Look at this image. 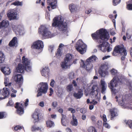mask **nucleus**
<instances>
[{
    "mask_svg": "<svg viewBox=\"0 0 132 132\" xmlns=\"http://www.w3.org/2000/svg\"><path fill=\"white\" fill-rule=\"evenodd\" d=\"M120 83L118 78L115 76L108 84V87L116 95V101L118 104L125 108L132 109V95H123L120 90Z\"/></svg>",
    "mask_w": 132,
    "mask_h": 132,
    "instance_id": "obj_1",
    "label": "nucleus"
},
{
    "mask_svg": "<svg viewBox=\"0 0 132 132\" xmlns=\"http://www.w3.org/2000/svg\"><path fill=\"white\" fill-rule=\"evenodd\" d=\"M92 36L96 42L100 43L102 42V44L98 46L100 50L103 52L107 51L108 52L112 51V48L110 46L109 44L106 42L103 41H107L109 38V34L106 29H101L92 34Z\"/></svg>",
    "mask_w": 132,
    "mask_h": 132,
    "instance_id": "obj_2",
    "label": "nucleus"
},
{
    "mask_svg": "<svg viewBox=\"0 0 132 132\" xmlns=\"http://www.w3.org/2000/svg\"><path fill=\"white\" fill-rule=\"evenodd\" d=\"M107 87V85L104 79H101L100 81V86L97 85H93L91 89L90 93L91 95L94 96V98L99 100L100 98V92L101 88L102 93L104 94Z\"/></svg>",
    "mask_w": 132,
    "mask_h": 132,
    "instance_id": "obj_3",
    "label": "nucleus"
},
{
    "mask_svg": "<svg viewBox=\"0 0 132 132\" xmlns=\"http://www.w3.org/2000/svg\"><path fill=\"white\" fill-rule=\"evenodd\" d=\"M53 22L52 26L53 27H57L60 31L63 32L65 36L67 34V24L65 22H63V19L61 16L56 17L53 19Z\"/></svg>",
    "mask_w": 132,
    "mask_h": 132,
    "instance_id": "obj_4",
    "label": "nucleus"
},
{
    "mask_svg": "<svg viewBox=\"0 0 132 132\" xmlns=\"http://www.w3.org/2000/svg\"><path fill=\"white\" fill-rule=\"evenodd\" d=\"M4 83L5 86L8 87H4L3 89L0 90V99H4L7 97L9 95L10 92L11 91L14 93L17 92V91L11 87L12 83L9 82V79L8 77L5 78Z\"/></svg>",
    "mask_w": 132,
    "mask_h": 132,
    "instance_id": "obj_5",
    "label": "nucleus"
},
{
    "mask_svg": "<svg viewBox=\"0 0 132 132\" xmlns=\"http://www.w3.org/2000/svg\"><path fill=\"white\" fill-rule=\"evenodd\" d=\"M38 32L44 39L51 38L54 36L53 34L50 31L49 27L45 26L42 25L40 26Z\"/></svg>",
    "mask_w": 132,
    "mask_h": 132,
    "instance_id": "obj_6",
    "label": "nucleus"
},
{
    "mask_svg": "<svg viewBox=\"0 0 132 132\" xmlns=\"http://www.w3.org/2000/svg\"><path fill=\"white\" fill-rule=\"evenodd\" d=\"M96 59L95 56L93 55L87 59L85 63L82 60H81L80 62V65L82 68H86L87 70L89 71L93 67L92 63L95 61Z\"/></svg>",
    "mask_w": 132,
    "mask_h": 132,
    "instance_id": "obj_7",
    "label": "nucleus"
},
{
    "mask_svg": "<svg viewBox=\"0 0 132 132\" xmlns=\"http://www.w3.org/2000/svg\"><path fill=\"white\" fill-rule=\"evenodd\" d=\"M37 97L41 96L42 93L45 94L48 89V85L47 82H41L37 85Z\"/></svg>",
    "mask_w": 132,
    "mask_h": 132,
    "instance_id": "obj_8",
    "label": "nucleus"
},
{
    "mask_svg": "<svg viewBox=\"0 0 132 132\" xmlns=\"http://www.w3.org/2000/svg\"><path fill=\"white\" fill-rule=\"evenodd\" d=\"M87 48V45L81 39L79 40L76 44V48L81 54L86 52Z\"/></svg>",
    "mask_w": 132,
    "mask_h": 132,
    "instance_id": "obj_9",
    "label": "nucleus"
},
{
    "mask_svg": "<svg viewBox=\"0 0 132 132\" xmlns=\"http://www.w3.org/2000/svg\"><path fill=\"white\" fill-rule=\"evenodd\" d=\"M25 70L27 72H30L32 71V67L30 64L23 66L22 64H19L16 68V71L18 72L23 73Z\"/></svg>",
    "mask_w": 132,
    "mask_h": 132,
    "instance_id": "obj_10",
    "label": "nucleus"
},
{
    "mask_svg": "<svg viewBox=\"0 0 132 132\" xmlns=\"http://www.w3.org/2000/svg\"><path fill=\"white\" fill-rule=\"evenodd\" d=\"M44 47L43 42L41 40H38L33 43L31 47L37 50L39 53L41 52L43 50Z\"/></svg>",
    "mask_w": 132,
    "mask_h": 132,
    "instance_id": "obj_11",
    "label": "nucleus"
},
{
    "mask_svg": "<svg viewBox=\"0 0 132 132\" xmlns=\"http://www.w3.org/2000/svg\"><path fill=\"white\" fill-rule=\"evenodd\" d=\"M12 28L13 31L16 34H19L20 35H23L25 33L23 26L22 25L15 26L12 25Z\"/></svg>",
    "mask_w": 132,
    "mask_h": 132,
    "instance_id": "obj_12",
    "label": "nucleus"
},
{
    "mask_svg": "<svg viewBox=\"0 0 132 132\" xmlns=\"http://www.w3.org/2000/svg\"><path fill=\"white\" fill-rule=\"evenodd\" d=\"M107 65L106 64H102L98 70V73L101 77H105L108 75Z\"/></svg>",
    "mask_w": 132,
    "mask_h": 132,
    "instance_id": "obj_13",
    "label": "nucleus"
},
{
    "mask_svg": "<svg viewBox=\"0 0 132 132\" xmlns=\"http://www.w3.org/2000/svg\"><path fill=\"white\" fill-rule=\"evenodd\" d=\"M32 118L34 122H38L42 118L40 110L36 109L32 115Z\"/></svg>",
    "mask_w": 132,
    "mask_h": 132,
    "instance_id": "obj_14",
    "label": "nucleus"
},
{
    "mask_svg": "<svg viewBox=\"0 0 132 132\" xmlns=\"http://www.w3.org/2000/svg\"><path fill=\"white\" fill-rule=\"evenodd\" d=\"M7 15L10 20L17 19L18 18V15L17 12L14 9H12L9 11L7 14Z\"/></svg>",
    "mask_w": 132,
    "mask_h": 132,
    "instance_id": "obj_15",
    "label": "nucleus"
},
{
    "mask_svg": "<svg viewBox=\"0 0 132 132\" xmlns=\"http://www.w3.org/2000/svg\"><path fill=\"white\" fill-rule=\"evenodd\" d=\"M124 47L123 45H118L115 47L112 53L113 56H116L118 53L120 54L122 51H123Z\"/></svg>",
    "mask_w": 132,
    "mask_h": 132,
    "instance_id": "obj_16",
    "label": "nucleus"
},
{
    "mask_svg": "<svg viewBox=\"0 0 132 132\" xmlns=\"http://www.w3.org/2000/svg\"><path fill=\"white\" fill-rule=\"evenodd\" d=\"M24 103L23 102L21 103H16L15 108L17 109V113L20 115H21L24 113V110L23 108Z\"/></svg>",
    "mask_w": 132,
    "mask_h": 132,
    "instance_id": "obj_17",
    "label": "nucleus"
},
{
    "mask_svg": "<svg viewBox=\"0 0 132 132\" xmlns=\"http://www.w3.org/2000/svg\"><path fill=\"white\" fill-rule=\"evenodd\" d=\"M73 63V61L64 59L61 64V67L62 69H66L70 67Z\"/></svg>",
    "mask_w": 132,
    "mask_h": 132,
    "instance_id": "obj_18",
    "label": "nucleus"
},
{
    "mask_svg": "<svg viewBox=\"0 0 132 132\" xmlns=\"http://www.w3.org/2000/svg\"><path fill=\"white\" fill-rule=\"evenodd\" d=\"M69 8L71 13H75L78 11V6L76 4L72 3L69 5Z\"/></svg>",
    "mask_w": 132,
    "mask_h": 132,
    "instance_id": "obj_19",
    "label": "nucleus"
},
{
    "mask_svg": "<svg viewBox=\"0 0 132 132\" xmlns=\"http://www.w3.org/2000/svg\"><path fill=\"white\" fill-rule=\"evenodd\" d=\"M49 71L48 68L47 67H45L42 69L40 72L41 75L43 76L46 77L48 75Z\"/></svg>",
    "mask_w": 132,
    "mask_h": 132,
    "instance_id": "obj_20",
    "label": "nucleus"
},
{
    "mask_svg": "<svg viewBox=\"0 0 132 132\" xmlns=\"http://www.w3.org/2000/svg\"><path fill=\"white\" fill-rule=\"evenodd\" d=\"M14 79L17 83L20 84L22 82L23 78L22 76L20 74H18L15 76Z\"/></svg>",
    "mask_w": 132,
    "mask_h": 132,
    "instance_id": "obj_21",
    "label": "nucleus"
},
{
    "mask_svg": "<svg viewBox=\"0 0 132 132\" xmlns=\"http://www.w3.org/2000/svg\"><path fill=\"white\" fill-rule=\"evenodd\" d=\"M47 3L51 6L52 9L55 8L57 3V0H47Z\"/></svg>",
    "mask_w": 132,
    "mask_h": 132,
    "instance_id": "obj_22",
    "label": "nucleus"
},
{
    "mask_svg": "<svg viewBox=\"0 0 132 132\" xmlns=\"http://www.w3.org/2000/svg\"><path fill=\"white\" fill-rule=\"evenodd\" d=\"M1 70L4 74L5 75H8L11 73L10 69L8 67H2L1 68Z\"/></svg>",
    "mask_w": 132,
    "mask_h": 132,
    "instance_id": "obj_23",
    "label": "nucleus"
},
{
    "mask_svg": "<svg viewBox=\"0 0 132 132\" xmlns=\"http://www.w3.org/2000/svg\"><path fill=\"white\" fill-rule=\"evenodd\" d=\"M62 115V117L61 119L62 124L63 126H67L68 125V122L66 118V117L63 114Z\"/></svg>",
    "mask_w": 132,
    "mask_h": 132,
    "instance_id": "obj_24",
    "label": "nucleus"
},
{
    "mask_svg": "<svg viewBox=\"0 0 132 132\" xmlns=\"http://www.w3.org/2000/svg\"><path fill=\"white\" fill-rule=\"evenodd\" d=\"M111 114V120H112L113 118L118 116L117 109L116 108H113L111 109L110 110Z\"/></svg>",
    "mask_w": 132,
    "mask_h": 132,
    "instance_id": "obj_25",
    "label": "nucleus"
},
{
    "mask_svg": "<svg viewBox=\"0 0 132 132\" xmlns=\"http://www.w3.org/2000/svg\"><path fill=\"white\" fill-rule=\"evenodd\" d=\"M17 44V38L16 37H14L10 42L9 45L11 47L16 46Z\"/></svg>",
    "mask_w": 132,
    "mask_h": 132,
    "instance_id": "obj_26",
    "label": "nucleus"
},
{
    "mask_svg": "<svg viewBox=\"0 0 132 132\" xmlns=\"http://www.w3.org/2000/svg\"><path fill=\"white\" fill-rule=\"evenodd\" d=\"M9 22L7 20H3L0 23V29L1 27L7 28L9 25Z\"/></svg>",
    "mask_w": 132,
    "mask_h": 132,
    "instance_id": "obj_27",
    "label": "nucleus"
},
{
    "mask_svg": "<svg viewBox=\"0 0 132 132\" xmlns=\"http://www.w3.org/2000/svg\"><path fill=\"white\" fill-rule=\"evenodd\" d=\"M22 63L23 64L22 65L23 66H24L30 64V61L26 56H24L22 58Z\"/></svg>",
    "mask_w": 132,
    "mask_h": 132,
    "instance_id": "obj_28",
    "label": "nucleus"
},
{
    "mask_svg": "<svg viewBox=\"0 0 132 132\" xmlns=\"http://www.w3.org/2000/svg\"><path fill=\"white\" fill-rule=\"evenodd\" d=\"M102 119L103 120V126L104 127L108 128H109L110 127V126L109 124L106 122L107 119L106 116L103 114L102 116Z\"/></svg>",
    "mask_w": 132,
    "mask_h": 132,
    "instance_id": "obj_29",
    "label": "nucleus"
},
{
    "mask_svg": "<svg viewBox=\"0 0 132 132\" xmlns=\"http://www.w3.org/2000/svg\"><path fill=\"white\" fill-rule=\"evenodd\" d=\"M83 95V92L81 90L79 91L78 92L75 93L73 94V96L77 99L80 98Z\"/></svg>",
    "mask_w": 132,
    "mask_h": 132,
    "instance_id": "obj_30",
    "label": "nucleus"
},
{
    "mask_svg": "<svg viewBox=\"0 0 132 132\" xmlns=\"http://www.w3.org/2000/svg\"><path fill=\"white\" fill-rule=\"evenodd\" d=\"M124 51H122L121 53H120V54L121 55H123V56L121 57V62L123 64L125 63L124 61L125 60V56L127 55V53L126 52V50H125V48H124L123 49Z\"/></svg>",
    "mask_w": 132,
    "mask_h": 132,
    "instance_id": "obj_31",
    "label": "nucleus"
},
{
    "mask_svg": "<svg viewBox=\"0 0 132 132\" xmlns=\"http://www.w3.org/2000/svg\"><path fill=\"white\" fill-rule=\"evenodd\" d=\"M44 130V128L42 126L39 127L34 126L31 128V130L32 131H36L38 130H40L42 131Z\"/></svg>",
    "mask_w": 132,
    "mask_h": 132,
    "instance_id": "obj_32",
    "label": "nucleus"
},
{
    "mask_svg": "<svg viewBox=\"0 0 132 132\" xmlns=\"http://www.w3.org/2000/svg\"><path fill=\"white\" fill-rule=\"evenodd\" d=\"M14 130H18L19 132H24L23 127L22 126L17 125L14 127Z\"/></svg>",
    "mask_w": 132,
    "mask_h": 132,
    "instance_id": "obj_33",
    "label": "nucleus"
},
{
    "mask_svg": "<svg viewBox=\"0 0 132 132\" xmlns=\"http://www.w3.org/2000/svg\"><path fill=\"white\" fill-rule=\"evenodd\" d=\"M127 8L129 10H132V0H129L127 2Z\"/></svg>",
    "mask_w": 132,
    "mask_h": 132,
    "instance_id": "obj_34",
    "label": "nucleus"
},
{
    "mask_svg": "<svg viewBox=\"0 0 132 132\" xmlns=\"http://www.w3.org/2000/svg\"><path fill=\"white\" fill-rule=\"evenodd\" d=\"M64 59L73 62V57L71 54H68L66 55Z\"/></svg>",
    "mask_w": 132,
    "mask_h": 132,
    "instance_id": "obj_35",
    "label": "nucleus"
},
{
    "mask_svg": "<svg viewBox=\"0 0 132 132\" xmlns=\"http://www.w3.org/2000/svg\"><path fill=\"white\" fill-rule=\"evenodd\" d=\"M72 116L73 120L71 121V123L73 125L76 126L78 125L77 120L75 117L74 114H72Z\"/></svg>",
    "mask_w": 132,
    "mask_h": 132,
    "instance_id": "obj_36",
    "label": "nucleus"
},
{
    "mask_svg": "<svg viewBox=\"0 0 132 132\" xmlns=\"http://www.w3.org/2000/svg\"><path fill=\"white\" fill-rule=\"evenodd\" d=\"M76 80L77 81H79L80 82H82L84 84H85L86 82V79L85 77H81L80 78H77Z\"/></svg>",
    "mask_w": 132,
    "mask_h": 132,
    "instance_id": "obj_37",
    "label": "nucleus"
},
{
    "mask_svg": "<svg viewBox=\"0 0 132 132\" xmlns=\"http://www.w3.org/2000/svg\"><path fill=\"white\" fill-rule=\"evenodd\" d=\"M46 124L47 127L50 128L54 127V125L53 122L50 120L46 121Z\"/></svg>",
    "mask_w": 132,
    "mask_h": 132,
    "instance_id": "obj_38",
    "label": "nucleus"
},
{
    "mask_svg": "<svg viewBox=\"0 0 132 132\" xmlns=\"http://www.w3.org/2000/svg\"><path fill=\"white\" fill-rule=\"evenodd\" d=\"M125 122L126 124L128 125L130 128H132V120H126L125 121Z\"/></svg>",
    "mask_w": 132,
    "mask_h": 132,
    "instance_id": "obj_39",
    "label": "nucleus"
},
{
    "mask_svg": "<svg viewBox=\"0 0 132 132\" xmlns=\"http://www.w3.org/2000/svg\"><path fill=\"white\" fill-rule=\"evenodd\" d=\"M110 72L112 75L115 76H117L118 74L117 70L114 68H113L111 70Z\"/></svg>",
    "mask_w": 132,
    "mask_h": 132,
    "instance_id": "obj_40",
    "label": "nucleus"
},
{
    "mask_svg": "<svg viewBox=\"0 0 132 132\" xmlns=\"http://www.w3.org/2000/svg\"><path fill=\"white\" fill-rule=\"evenodd\" d=\"M5 59L4 54L0 51V63H2Z\"/></svg>",
    "mask_w": 132,
    "mask_h": 132,
    "instance_id": "obj_41",
    "label": "nucleus"
},
{
    "mask_svg": "<svg viewBox=\"0 0 132 132\" xmlns=\"http://www.w3.org/2000/svg\"><path fill=\"white\" fill-rule=\"evenodd\" d=\"M88 132H97L95 128L92 126H91L88 128Z\"/></svg>",
    "mask_w": 132,
    "mask_h": 132,
    "instance_id": "obj_42",
    "label": "nucleus"
},
{
    "mask_svg": "<svg viewBox=\"0 0 132 132\" xmlns=\"http://www.w3.org/2000/svg\"><path fill=\"white\" fill-rule=\"evenodd\" d=\"M62 54V52L61 51V49H57V52L56 54V56L57 57H60Z\"/></svg>",
    "mask_w": 132,
    "mask_h": 132,
    "instance_id": "obj_43",
    "label": "nucleus"
},
{
    "mask_svg": "<svg viewBox=\"0 0 132 132\" xmlns=\"http://www.w3.org/2000/svg\"><path fill=\"white\" fill-rule=\"evenodd\" d=\"M121 1V0H112L113 5L114 6H116L120 3Z\"/></svg>",
    "mask_w": 132,
    "mask_h": 132,
    "instance_id": "obj_44",
    "label": "nucleus"
},
{
    "mask_svg": "<svg viewBox=\"0 0 132 132\" xmlns=\"http://www.w3.org/2000/svg\"><path fill=\"white\" fill-rule=\"evenodd\" d=\"M12 5H22V3L21 2H20L18 1H15L12 4Z\"/></svg>",
    "mask_w": 132,
    "mask_h": 132,
    "instance_id": "obj_45",
    "label": "nucleus"
},
{
    "mask_svg": "<svg viewBox=\"0 0 132 132\" xmlns=\"http://www.w3.org/2000/svg\"><path fill=\"white\" fill-rule=\"evenodd\" d=\"M68 76L70 79H72L74 77V73L73 72H70Z\"/></svg>",
    "mask_w": 132,
    "mask_h": 132,
    "instance_id": "obj_46",
    "label": "nucleus"
},
{
    "mask_svg": "<svg viewBox=\"0 0 132 132\" xmlns=\"http://www.w3.org/2000/svg\"><path fill=\"white\" fill-rule=\"evenodd\" d=\"M80 112L83 114L87 112L86 109L83 108H81L80 110Z\"/></svg>",
    "mask_w": 132,
    "mask_h": 132,
    "instance_id": "obj_47",
    "label": "nucleus"
},
{
    "mask_svg": "<svg viewBox=\"0 0 132 132\" xmlns=\"http://www.w3.org/2000/svg\"><path fill=\"white\" fill-rule=\"evenodd\" d=\"M54 47L53 45L50 46L49 47L48 50L50 52L52 53L54 50Z\"/></svg>",
    "mask_w": 132,
    "mask_h": 132,
    "instance_id": "obj_48",
    "label": "nucleus"
},
{
    "mask_svg": "<svg viewBox=\"0 0 132 132\" xmlns=\"http://www.w3.org/2000/svg\"><path fill=\"white\" fill-rule=\"evenodd\" d=\"M90 119L92 121L94 122L96 121V119L95 116L93 115L91 116H90Z\"/></svg>",
    "mask_w": 132,
    "mask_h": 132,
    "instance_id": "obj_49",
    "label": "nucleus"
},
{
    "mask_svg": "<svg viewBox=\"0 0 132 132\" xmlns=\"http://www.w3.org/2000/svg\"><path fill=\"white\" fill-rule=\"evenodd\" d=\"M67 89L68 91H71L72 90V85H69L67 87Z\"/></svg>",
    "mask_w": 132,
    "mask_h": 132,
    "instance_id": "obj_50",
    "label": "nucleus"
},
{
    "mask_svg": "<svg viewBox=\"0 0 132 132\" xmlns=\"http://www.w3.org/2000/svg\"><path fill=\"white\" fill-rule=\"evenodd\" d=\"M5 113L3 112H0V119H1L6 117Z\"/></svg>",
    "mask_w": 132,
    "mask_h": 132,
    "instance_id": "obj_51",
    "label": "nucleus"
},
{
    "mask_svg": "<svg viewBox=\"0 0 132 132\" xmlns=\"http://www.w3.org/2000/svg\"><path fill=\"white\" fill-rule=\"evenodd\" d=\"M68 111H70L72 113H75L76 111L75 110L72 108H69L68 109Z\"/></svg>",
    "mask_w": 132,
    "mask_h": 132,
    "instance_id": "obj_52",
    "label": "nucleus"
},
{
    "mask_svg": "<svg viewBox=\"0 0 132 132\" xmlns=\"http://www.w3.org/2000/svg\"><path fill=\"white\" fill-rule=\"evenodd\" d=\"M55 81L53 79H51L50 83V85L52 87H53L55 83Z\"/></svg>",
    "mask_w": 132,
    "mask_h": 132,
    "instance_id": "obj_53",
    "label": "nucleus"
},
{
    "mask_svg": "<svg viewBox=\"0 0 132 132\" xmlns=\"http://www.w3.org/2000/svg\"><path fill=\"white\" fill-rule=\"evenodd\" d=\"M58 93L59 94L58 95L60 96L63 93V90L62 88H60L58 91Z\"/></svg>",
    "mask_w": 132,
    "mask_h": 132,
    "instance_id": "obj_54",
    "label": "nucleus"
},
{
    "mask_svg": "<svg viewBox=\"0 0 132 132\" xmlns=\"http://www.w3.org/2000/svg\"><path fill=\"white\" fill-rule=\"evenodd\" d=\"M128 84L129 89L132 90V81L129 82Z\"/></svg>",
    "mask_w": 132,
    "mask_h": 132,
    "instance_id": "obj_55",
    "label": "nucleus"
},
{
    "mask_svg": "<svg viewBox=\"0 0 132 132\" xmlns=\"http://www.w3.org/2000/svg\"><path fill=\"white\" fill-rule=\"evenodd\" d=\"M13 103L12 101L11 100H10L7 104V105L12 106L13 105Z\"/></svg>",
    "mask_w": 132,
    "mask_h": 132,
    "instance_id": "obj_56",
    "label": "nucleus"
},
{
    "mask_svg": "<svg viewBox=\"0 0 132 132\" xmlns=\"http://www.w3.org/2000/svg\"><path fill=\"white\" fill-rule=\"evenodd\" d=\"M46 18L48 20H50V16L48 12H46Z\"/></svg>",
    "mask_w": 132,
    "mask_h": 132,
    "instance_id": "obj_57",
    "label": "nucleus"
},
{
    "mask_svg": "<svg viewBox=\"0 0 132 132\" xmlns=\"http://www.w3.org/2000/svg\"><path fill=\"white\" fill-rule=\"evenodd\" d=\"M52 105L53 107L55 108L57 105V103L56 102H54L52 103Z\"/></svg>",
    "mask_w": 132,
    "mask_h": 132,
    "instance_id": "obj_58",
    "label": "nucleus"
},
{
    "mask_svg": "<svg viewBox=\"0 0 132 132\" xmlns=\"http://www.w3.org/2000/svg\"><path fill=\"white\" fill-rule=\"evenodd\" d=\"M39 105L41 107H43L44 105V102L43 101L40 102L39 104Z\"/></svg>",
    "mask_w": 132,
    "mask_h": 132,
    "instance_id": "obj_59",
    "label": "nucleus"
},
{
    "mask_svg": "<svg viewBox=\"0 0 132 132\" xmlns=\"http://www.w3.org/2000/svg\"><path fill=\"white\" fill-rule=\"evenodd\" d=\"M97 103V102L96 101H95V100H93L92 101L90 102V104H93L94 105H95Z\"/></svg>",
    "mask_w": 132,
    "mask_h": 132,
    "instance_id": "obj_60",
    "label": "nucleus"
},
{
    "mask_svg": "<svg viewBox=\"0 0 132 132\" xmlns=\"http://www.w3.org/2000/svg\"><path fill=\"white\" fill-rule=\"evenodd\" d=\"M110 57V55L105 56L102 58V60H104L105 59L109 58Z\"/></svg>",
    "mask_w": 132,
    "mask_h": 132,
    "instance_id": "obj_61",
    "label": "nucleus"
},
{
    "mask_svg": "<svg viewBox=\"0 0 132 132\" xmlns=\"http://www.w3.org/2000/svg\"><path fill=\"white\" fill-rule=\"evenodd\" d=\"M28 102H29V100L28 99H27L26 100V101L24 104L26 106H27L28 105Z\"/></svg>",
    "mask_w": 132,
    "mask_h": 132,
    "instance_id": "obj_62",
    "label": "nucleus"
},
{
    "mask_svg": "<svg viewBox=\"0 0 132 132\" xmlns=\"http://www.w3.org/2000/svg\"><path fill=\"white\" fill-rule=\"evenodd\" d=\"M82 119L83 120H85L86 118V116L85 114H83L81 116Z\"/></svg>",
    "mask_w": 132,
    "mask_h": 132,
    "instance_id": "obj_63",
    "label": "nucleus"
},
{
    "mask_svg": "<svg viewBox=\"0 0 132 132\" xmlns=\"http://www.w3.org/2000/svg\"><path fill=\"white\" fill-rule=\"evenodd\" d=\"M92 11L91 10H86L85 11V13L87 14H89L90 12H91Z\"/></svg>",
    "mask_w": 132,
    "mask_h": 132,
    "instance_id": "obj_64",
    "label": "nucleus"
}]
</instances>
